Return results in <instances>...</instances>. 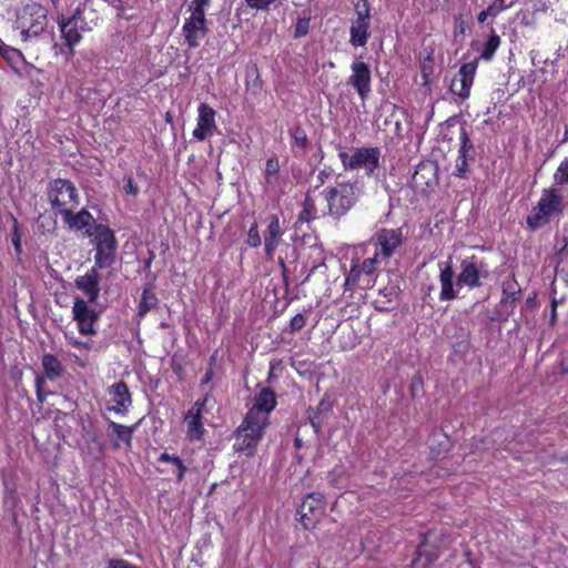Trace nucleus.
<instances>
[{
  "label": "nucleus",
  "instance_id": "obj_21",
  "mask_svg": "<svg viewBox=\"0 0 568 568\" xmlns=\"http://www.w3.org/2000/svg\"><path fill=\"white\" fill-rule=\"evenodd\" d=\"M216 111L207 103L203 102L197 108L196 126L192 132V136L196 141H204L211 138L217 130Z\"/></svg>",
  "mask_w": 568,
  "mask_h": 568
},
{
  "label": "nucleus",
  "instance_id": "obj_48",
  "mask_svg": "<svg viewBox=\"0 0 568 568\" xmlns=\"http://www.w3.org/2000/svg\"><path fill=\"white\" fill-rule=\"evenodd\" d=\"M459 139H460V148H459L458 154L468 156V153L473 150L474 146H473V143H471L469 135L465 128L460 129Z\"/></svg>",
  "mask_w": 568,
  "mask_h": 568
},
{
  "label": "nucleus",
  "instance_id": "obj_39",
  "mask_svg": "<svg viewBox=\"0 0 568 568\" xmlns=\"http://www.w3.org/2000/svg\"><path fill=\"white\" fill-rule=\"evenodd\" d=\"M312 12L310 9H304L298 13L294 27V38L300 39L305 37L310 30Z\"/></svg>",
  "mask_w": 568,
  "mask_h": 568
},
{
  "label": "nucleus",
  "instance_id": "obj_3",
  "mask_svg": "<svg viewBox=\"0 0 568 568\" xmlns=\"http://www.w3.org/2000/svg\"><path fill=\"white\" fill-rule=\"evenodd\" d=\"M57 22L64 44L59 45L54 43L53 49L55 53L61 54L65 61H70L74 57L75 45L82 40V32L85 31L83 9L81 7L75 8L73 13L68 18L59 16Z\"/></svg>",
  "mask_w": 568,
  "mask_h": 568
},
{
  "label": "nucleus",
  "instance_id": "obj_63",
  "mask_svg": "<svg viewBox=\"0 0 568 568\" xmlns=\"http://www.w3.org/2000/svg\"><path fill=\"white\" fill-rule=\"evenodd\" d=\"M215 363H216V353H214V354L210 357V361H209V367H212V368L214 369Z\"/></svg>",
  "mask_w": 568,
  "mask_h": 568
},
{
  "label": "nucleus",
  "instance_id": "obj_44",
  "mask_svg": "<svg viewBox=\"0 0 568 568\" xmlns=\"http://www.w3.org/2000/svg\"><path fill=\"white\" fill-rule=\"evenodd\" d=\"M246 244L252 248H257L262 244L257 222H253L247 231Z\"/></svg>",
  "mask_w": 568,
  "mask_h": 568
},
{
  "label": "nucleus",
  "instance_id": "obj_36",
  "mask_svg": "<svg viewBox=\"0 0 568 568\" xmlns=\"http://www.w3.org/2000/svg\"><path fill=\"white\" fill-rule=\"evenodd\" d=\"M159 463H171L173 464V467H175V477L179 483H181L186 474V466L184 465L183 460L178 455H171L166 452L162 453L159 458Z\"/></svg>",
  "mask_w": 568,
  "mask_h": 568
},
{
  "label": "nucleus",
  "instance_id": "obj_60",
  "mask_svg": "<svg viewBox=\"0 0 568 568\" xmlns=\"http://www.w3.org/2000/svg\"><path fill=\"white\" fill-rule=\"evenodd\" d=\"M488 17H490V13L488 12V10H487V9H485V10H483V11H480V12L478 13V16H477V21H478L479 23H484V22L487 20V18H488Z\"/></svg>",
  "mask_w": 568,
  "mask_h": 568
},
{
  "label": "nucleus",
  "instance_id": "obj_46",
  "mask_svg": "<svg viewBox=\"0 0 568 568\" xmlns=\"http://www.w3.org/2000/svg\"><path fill=\"white\" fill-rule=\"evenodd\" d=\"M468 173H469L468 156L458 154L456 162H455V170H454L453 175L460 178V179H466L468 176Z\"/></svg>",
  "mask_w": 568,
  "mask_h": 568
},
{
  "label": "nucleus",
  "instance_id": "obj_22",
  "mask_svg": "<svg viewBox=\"0 0 568 568\" xmlns=\"http://www.w3.org/2000/svg\"><path fill=\"white\" fill-rule=\"evenodd\" d=\"M75 209L63 210V214L61 215L63 223L70 231L73 232H83V234L88 237H91L94 229L95 219L93 215L87 210L81 209L78 212H74Z\"/></svg>",
  "mask_w": 568,
  "mask_h": 568
},
{
  "label": "nucleus",
  "instance_id": "obj_53",
  "mask_svg": "<svg viewBox=\"0 0 568 568\" xmlns=\"http://www.w3.org/2000/svg\"><path fill=\"white\" fill-rule=\"evenodd\" d=\"M109 568H139L138 566L129 562L125 559H110L108 562Z\"/></svg>",
  "mask_w": 568,
  "mask_h": 568
},
{
  "label": "nucleus",
  "instance_id": "obj_57",
  "mask_svg": "<svg viewBox=\"0 0 568 568\" xmlns=\"http://www.w3.org/2000/svg\"><path fill=\"white\" fill-rule=\"evenodd\" d=\"M213 377H214V371H213V368H212V367H207V369H206L205 374H204V375H203V377L201 378V386H204V385H206V384L211 383V382H212V379H213Z\"/></svg>",
  "mask_w": 568,
  "mask_h": 568
},
{
  "label": "nucleus",
  "instance_id": "obj_34",
  "mask_svg": "<svg viewBox=\"0 0 568 568\" xmlns=\"http://www.w3.org/2000/svg\"><path fill=\"white\" fill-rule=\"evenodd\" d=\"M423 545L424 542H422V545L418 546L409 568H432L434 562L437 560V554L433 551L424 552L422 550Z\"/></svg>",
  "mask_w": 568,
  "mask_h": 568
},
{
  "label": "nucleus",
  "instance_id": "obj_45",
  "mask_svg": "<svg viewBox=\"0 0 568 568\" xmlns=\"http://www.w3.org/2000/svg\"><path fill=\"white\" fill-rule=\"evenodd\" d=\"M13 221L12 231H11V242L14 248V252L18 256L22 254V244H21V232L19 222L14 216H11Z\"/></svg>",
  "mask_w": 568,
  "mask_h": 568
},
{
  "label": "nucleus",
  "instance_id": "obj_23",
  "mask_svg": "<svg viewBox=\"0 0 568 568\" xmlns=\"http://www.w3.org/2000/svg\"><path fill=\"white\" fill-rule=\"evenodd\" d=\"M485 264L478 261L476 256L463 260L460 263V272L457 275L456 285L467 286L469 288L479 287L481 285L480 277Z\"/></svg>",
  "mask_w": 568,
  "mask_h": 568
},
{
  "label": "nucleus",
  "instance_id": "obj_35",
  "mask_svg": "<svg viewBox=\"0 0 568 568\" xmlns=\"http://www.w3.org/2000/svg\"><path fill=\"white\" fill-rule=\"evenodd\" d=\"M245 85L247 90H252L254 94L258 93L263 88V80L260 74L257 64L253 63L247 67L245 73Z\"/></svg>",
  "mask_w": 568,
  "mask_h": 568
},
{
  "label": "nucleus",
  "instance_id": "obj_49",
  "mask_svg": "<svg viewBox=\"0 0 568 568\" xmlns=\"http://www.w3.org/2000/svg\"><path fill=\"white\" fill-rule=\"evenodd\" d=\"M468 28V22L463 14L455 16L454 18V38L463 37Z\"/></svg>",
  "mask_w": 568,
  "mask_h": 568
},
{
  "label": "nucleus",
  "instance_id": "obj_52",
  "mask_svg": "<svg viewBox=\"0 0 568 568\" xmlns=\"http://www.w3.org/2000/svg\"><path fill=\"white\" fill-rule=\"evenodd\" d=\"M507 9L505 4V0H494L488 7L487 10L490 13L491 18L497 17L500 12Z\"/></svg>",
  "mask_w": 568,
  "mask_h": 568
},
{
  "label": "nucleus",
  "instance_id": "obj_4",
  "mask_svg": "<svg viewBox=\"0 0 568 568\" xmlns=\"http://www.w3.org/2000/svg\"><path fill=\"white\" fill-rule=\"evenodd\" d=\"M210 6L211 0H192L187 4L186 11L190 13V17L183 23L182 33L190 49L197 48L201 38L205 37L209 32L205 12Z\"/></svg>",
  "mask_w": 568,
  "mask_h": 568
},
{
  "label": "nucleus",
  "instance_id": "obj_30",
  "mask_svg": "<svg viewBox=\"0 0 568 568\" xmlns=\"http://www.w3.org/2000/svg\"><path fill=\"white\" fill-rule=\"evenodd\" d=\"M109 428L112 429V434H110V436L114 435L116 437L112 444L114 449L120 448L121 442L125 445L126 448L132 447V437L134 430L133 426H125L113 420H110Z\"/></svg>",
  "mask_w": 568,
  "mask_h": 568
},
{
  "label": "nucleus",
  "instance_id": "obj_15",
  "mask_svg": "<svg viewBox=\"0 0 568 568\" xmlns=\"http://www.w3.org/2000/svg\"><path fill=\"white\" fill-rule=\"evenodd\" d=\"M209 400V394L199 398L192 407L184 414L183 422L186 426V439L191 443L201 442L204 438L205 428L203 424V413Z\"/></svg>",
  "mask_w": 568,
  "mask_h": 568
},
{
  "label": "nucleus",
  "instance_id": "obj_51",
  "mask_svg": "<svg viewBox=\"0 0 568 568\" xmlns=\"http://www.w3.org/2000/svg\"><path fill=\"white\" fill-rule=\"evenodd\" d=\"M305 325H306V317L302 313H298V314H296L295 316H293L291 318L290 326H288V332L290 333L298 332Z\"/></svg>",
  "mask_w": 568,
  "mask_h": 568
},
{
  "label": "nucleus",
  "instance_id": "obj_8",
  "mask_svg": "<svg viewBox=\"0 0 568 568\" xmlns=\"http://www.w3.org/2000/svg\"><path fill=\"white\" fill-rule=\"evenodd\" d=\"M382 262L383 261L376 256L375 253L374 256L367 257L362 262L353 260L345 277L346 288L351 291L356 288L364 291L372 288L376 283L377 268Z\"/></svg>",
  "mask_w": 568,
  "mask_h": 568
},
{
  "label": "nucleus",
  "instance_id": "obj_56",
  "mask_svg": "<svg viewBox=\"0 0 568 568\" xmlns=\"http://www.w3.org/2000/svg\"><path fill=\"white\" fill-rule=\"evenodd\" d=\"M171 368L173 371V373L179 377V378H182L183 377V373H184V368H183V365L179 362H175L174 359L172 361V364H171Z\"/></svg>",
  "mask_w": 568,
  "mask_h": 568
},
{
  "label": "nucleus",
  "instance_id": "obj_11",
  "mask_svg": "<svg viewBox=\"0 0 568 568\" xmlns=\"http://www.w3.org/2000/svg\"><path fill=\"white\" fill-rule=\"evenodd\" d=\"M405 241L406 236L403 232V227H382L376 231L372 237L374 253L386 264L389 262L392 256L398 252Z\"/></svg>",
  "mask_w": 568,
  "mask_h": 568
},
{
  "label": "nucleus",
  "instance_id": "obj_32",
  "mask_svg": "<svg viewBox=\"0 0 568 568\" xmlns=\"http://www.w3.org/2000/svg\"><path fill=\"white\" fill-rule=\"evenodd\" d=\"M159 300L154 293V285L148 283L142 292L141 300L138 306V316L143 318L151 310L158 307Z\"/></svg>",
  "mask_w": 568,
  "mask_h": 568
},
{
  "label": "nucleus",
  "instance_id": "obj_2",
  "mask_svg": "<svg viewBox=\"0 0 568 568\" xmlns=\"http://www.w3.org/2000/svg\"><path fill=\"white\" fill-rule=\"evenodd\" d=\"M565 211V199L561 191L550 186L541 191L537 203L532 206L526 217V224L529 230L536 231L559 219Z\"/></svg>",
  "mask_w": 568,
  "mask_h": 568
},
{
  "label": "nucleus",
  "instance_id": "obj_1",
  "mask_svg": "<svg viewBox=\"0 0 568 568\" xmlns=\"http://www.w3.org/2000/svg\"><path fill=\"white\" fill-rule=\"evenodd\" d=\"M363 193V186L358 180L341 181L326 186L321 193L326 202L323 215L339 221L355 207Z\"/></svg>",
  "mask_w": 568,
  "mask_h": 568
},
{
  "label": "nucleus",
  "instance_id": "obj_47",
  "mask_svg": "<svg viewBox=\"0 0 568 568\" xmlns=\"http://www.w3.org/2000/svg\"><path fill=\"white\" fill-rule=\"evenodd\" d=\"M409 394L413 399L418 398L424 394V379L422 375L416 374L412 377L409 384Z\"/></svg>",
  "mask_w": 568,
  "mask_h": 568
},
{
  "label": "nucleus",
  "instance_id": "obj_41",
  "mask_svg": "<svg viewBox=\"0 0 568 568\" xmlns=\"http://www.w3.org/2000/svg\"><path fill=\"white\" fill-rule=\"evenodd\" d=\"M290 135L293 139L295 146L302 150L307 149L310 140L307 138L305 130L302 126H294L290 129Z\"/></svg>",
  "mask_w": 568,
  "mask_h": 568
},
{
  "label": "nucleus",
  "instance_id": "obj_17",
  "mask_svg": "<svg viewBox=\"0 0 568 568\" xmlns=\"http://www.w3.org/2000/svg\"><path fill=\"white\" fill-rule=\"evenodd\" d=\"M478 68V59L463 63L457 74L452 80L449 92L462 100H466L470 95L474 84L476 71Z\"/></svg>",
  "mask_w": 568,
  "mask_h": 568
},
{
  "label": "nucleus",
  "instance_id": "obj_61",
  "mask_svg": "<svg viewBox=\"0 0 568 568\" xmlns=\"http://www.w3.org/2000/svg\"><path fill=\"white\" fill-rule=\"evenodd\" d=\"M154 257H155L154 252H153V251H150V252H149V257H148V258L145 260V262H144V268H145V270H149V268L151 267V264H152V262H153Z\"/></svg>",
  "mask_w": 568,
  "mask_h": 568
},
{
  "label": "nucleus",
  "instance_id": "obj_31",
  "mask_svg": "<svg viewBox=\"0 0 568 568\" xmlns=\"http://www.w3.org/2000/svg\"><path fill=\"white\" fill-rule=\"evenodd\" d=\"M521 288L515 278V275L506 278L501 284V304H510L514 305L517 301L520 300Z\"/></svg>",
  "mask_w": 568,
  "mask_h": 568
},
{
  "label": "nucleus",
  "instance_id": "obj_12",
  "mask_svg": "<svg viewBox=\"0 0 568 568\" xmlns=\"http://www.w3.org/2000/svg\"><path fill=\"white\" fill-rule=\"evenodd\" d=\"M326 513L325 497L321 493H310L297 509L298 521L305 530L317 527Z\"/></svg>",
  "mask_w": 568,
  "mask_h": 568
},
{
  "label": "nucleus",
  "instance_id": "obj_14",
  "mask_svg": "<svg viewBox=\"0 0 568 568\" xmlns=\"http://www.w3.org/2000/svg\"><path fill=\"white\" fill-rule=\"evenodd\" d=\"M356 19L352 21L349 29V43L355 47H365L369 37L371 28V4L368 0L355 4Z\"/></svg>",
  "mask_w": 568,
  "mask_h": 568
},
{
  "label": "nucleus",
  "instance_id": "obj_43",
  "mask_svg": "<svg viewBox=\"0 0 568 568\" xmlns=\"http://www.w3.org/2000/svg\"><path fill=\"white\" fill-rule=\"evenodd\" d=\"M554 181L556 185H568V158H565L558 165Z\"/></svg>",
  "mask_w": 568,
  "mask_h": 568
},
{
  "label": "nucleus",
  "instance_id": "obj_29",
  "mask_svg": "<svg viewBox=\"0 0 568 568\" xmlns=\"http://www.w3.org/2000/svg\"><path fill=\"white\" fill-rule=\"evenodd\" d=\"M42 367L44 372V379L48 378L49 381H57L63 376L64 367L61 363V361L51 353H45L42 356Z\"/></svg>",
  "mask_w": 568,
  "mask_h": 568
},
{
  "label": "nucleus",
  "instance_id": "obj_33",
  "mask_svg": "<svg viewBox=\"0 0 568 568\" xmlns=\"http://www.w3.org/2000/svg\"><path fill=\"white\" fill-rule=\"evenodd\" d=\"M318 217L315 200L307 193L302 203L295 225L311 223Z\"/></svg>",
  "mask_w": 568,
  "mask_h": 568
},
{
  "label": "nucleus",
  "instance_id": "obj_18",
  "mask_svg": "<svg viewBox=\"0 0 568 568\" xmlns=\"http://www.w3.org/2000/svg\"><path fill=\"white\" fill-rule=\"evenodd\" d=\"M277 405L275 393L270 387L262 388L254 397L253 406L246 413L250 419L270 424V414Z\"/></svg>",
  "mask_w": 568,
  "mask_h": 568
},
{
  "label": "nucleus",
  "instance_id": "obj_38",
  "mask_svg": "<svg viewBox=\"0 0 568 568\" xmlns=\"http://www.w3.org/2000/svg\"><path fill=\"white\" fill-rule=\"evenodd\" d=\"M501 43L500 37L493 30L484 43V49L478 59L490 61Z\"/></svg>",
  "mask_w": 568,
  "mask_h": 568
},
{
  "label": "nucleus",
  "instance_id": "obj_26",
  "mask_svg": "<svg viewBox=\"0 0 568 568\" xmlns=\"http://www.w3.org/2000/svg\"><path fill=\"white\" fill-rule=\"evenodd\" d=\"M450 437L442 429L434 430L429 437V455L432 459H443L452 449Z\"/></svg>",
  "mask_w": 568,
  "mask_h": 568
},
{
  "label": "nucleus",
  "instance_id": "obj_64",
  "mask_svg": "<svg viewBox=\"0 0 568 568\" xmlns=\"http://www.w3.org/2000/svg\"><path fill=\"white\" fill-rule=\"evenodd\" d=\"M561 142H568V126L565 128L564 136L561 139Z\"/></svg>",
  "mask_w": 568,
  "mask_h": 568
},
{
  "label": "nucleus",
  "instance_id": "obj_16",
  "mask_svg": "<svg viewBox=\"0 0 568 568\" xmlns=\"http://www.w3.org/2000/svg\"><path fill=\"white\" fill-rule=\"evenodd\" d=\"M73 320L77 322L81 335L94 336L98 334L97 323L99 313L88 305L81 297H75L72 306Z\"/></svg>",
  "mask_w": 568,
  "mask_h": 568
},
{
  "label": "nucleus",
  "instance_id": "obj_9",
  "mask_svg": "<svg viewBox=\"0 0 568 568\" xmlns=\"http://www.w3.org/2000/svg\"><path fill=\"white\" fill-rule=\"evenodd\" d=\"M266 427L267 424L250 419V416L245 415L242 424L234 432L233 449L247 457L253 456Z\"/></svg>",
  "mask_w": 568,
  "mask_h": 568
},
{
  "label": "nucleus",
  "instance_id": "obj_25",
  "mask_svg": "<svg viewBox=\"0 0 568 568\" xmlns=\"http://www.w3.org/2000/svg\"><path fill=\"white\" fill-rule=\"evenodd\" d=\"M439 284H440V293L439 300L442 302H449L457 298L458 293L454 287V268L452 260L449 258L446 262H439Z\"/></svg>",
  "mask_w": 568,
  "mask_h": 568
},
{
  "label": "nucleus",
  "instance_id": "obj_20",
  "mask_svg": "<svg viewBox=\"0 0 568 568\" xmlns=\"http://www.w3.org/2000/svg\"><path fill=\"white\" fill-rule=\"evenodd\" d=\"M108 410L125 416L132 405V395L124 381H119L108 387Z\"/></svg>",
  "mask_w": 568,
  "mask_h": 568
},
{
  "label": "nucleus",
  "instance_id": "obj_50",
  "mask_svg": "<svg viewBox=\"0 0 568 568\" xmlns=\"http://www.w3.org/2000/svg\"><path fill=\"white\" fill-rule=\"evenodd\" d=\"M45 384V379L41 375H37L36 377V395L39 404H43L47 400L48 393L44 392L43 386Z\"/></svg>",
  "mask_w": 568,
  "mask_h": 568
},
{
  "label": "nucleus",
  "instance_id": "obj_37",
  "mask_svg": "<svg viewBox=\"0 0 568 568\" xmlns=\"http://www.w3.org/2000/svg\"><path fill=\"white\" fill-rule=\"evenodd\" d=\"M293 257L296 260V247L294 245H291L288 243H285V250H282L277 256V263L282 272L283 281L287 285L288 281V267L286 265V261Z\"/></svg>",
  "mask_w": 568,
  "mask_h": 568
},
{
  "label": "nucleus",
  "instance_id": "obj_54",
  "mask_svg": "<svg viewBox=\"0 0 568 568\" xmlns=\"http://www.w3.org/2000/svg\"><path fill=\"white\" fill-rule=\"evenodd\" d=\"M125 193L131 194L133 196L139 194V187L134 183L133 179L131 176H128L124 179V186H123Z\"/></svg>",
  "mask_w": 568,
  "mask_h": 568
},
{
  "label": "nucleus",
  "instance_id": "obj_27",
  "mask_svg": "<svg viewBox=\"0 0 568 568\" xmlns=\"http://www.w3.org/2000/svg\"><path fill=\"white\" fill-rule=\"evenodd\" d=\"M304 267H310L305 278L302 281V284L307 283L312 275L317 272L320 268L326 270V255L322 244L315 243L310 246V254L305 262Z\"/></svg>",
  "mask_w": 568,
  "mask_h": 568
},
{
  "label": "nucleus",
  "instance_id": "obj_55",
  "mask_svg": "<svg viewBox=\"0 0 568 568\" xmlns=\"http://www.w3.org/2000/svg\"><path fill=\"white\" fill-rule=\"evenodd\" d=\"M427 169L426 165H418L415 173L413 174V178H412V183L414 184L415 187H418L420 186L423 183L419 181V178H424V174L423 172Z\"/></svg>",
  "mask_w": 568,
  "mask_h": 568
},
{
  "label": "nucleus",
  "instance_id": "obj_19",
  "mask_svg": "<svg viewBox=\"0 0 568 568\" xmlns=\"http://www.w3.org/2000/svg\"><path fill=\"white\" fill-rule=\"evenodd\" d=\"M265 221L266 229L263 232L265 257L267 261H274L276 250L283 243L284 230L276 214L268 215Z\"/></svg>",
  "mask_w": 568,
  "mask_h": 568
},
{
  "label": "nucleus",
  "instance_id": "obj_59",
  "mask_svg": "<svg viewBox=\"0 0 568 568\" xmlns=\"http://www.w3.org/2000/svg\"><path fill=\"white\" fill-rule=\"evenodd\" d=\"M114 8H116L119 11H124L126 8V1L125 0H108Z\"/></svg>",
  "mask_w": 568,
  "mask_h": 568
},
{
  "label": "nucleus",
  "instance_id": "obj_13",
  "mask_svg": "<svg viewBox=\"0 0 568 568\" xmlns=\"http://www.w3.org/2000/svg\"><path fill=\"white\" fill-rule=\"evenodd\" d=\"M372 70L368 63L363 61V57H357L351 64V75L347 84L351 85L358 98L365 102L372 93Z\"/></svg>",
  "mask_w": 568,
  "mask_h": 568
},
{
  "label": "nucleus",
  "instance_id": "obj_42",
  "mask_svg": "<svg viewBox=\"0 0 568 568\" xmlns=\"http://www.w3.org/2000/svg\"><path fill=\"white\" fill-rule=\"evenodd\" d=\"M64 338L68 343V345L72 346L77 349H84L87 352L91 351L93 347L92 341H80L78 337L74 336L73 333L64 332Z\"/></svg>",
  "mask_w": 568,
  "mask_h": 568
},
{
  "label": "nucleus",
  "instance_id": "obj_10",
  "mask_svg": "<svg viewBox=\"0 0 568 568\" xmlns=\"http://www.w3.org/2000/svg\"><path fill=\"white\" fill-rule=\"evenodd\" d=\"M338 158L346 171L364 170L366 176H373L379 168L382 152L378 146L358 148L353 154L341 151Z\"/></svg>",
  "mask_w": 568,
  "mask_h": 568
},
{
  "label": "nucleus",
  "instance_id": "obj_24",
  "mask_svg": "<svg viewBox=\"0 0 568 568\" xmlns=\"http://www.w3.org/2000/svg\"><path fill=\"white\" fill-rule=\"evenodd\" d=\"M99 268L94 265L84 275L78 276L74 281L75 287L88 297V303H95L100 295Z\"/></svg>",
  "mask_w": 568,
  "mask_h": 568
},
{
  "label": "nucleus",
  "instance_id": "obj_40",
  "mask_svg": "<svg viewBox=\"0 0 568 568\" xmlns=\"http://www.w3.org/2000/svg\"><path fill=\"white\" fill-rule=\"evenodd\" d=\"M280 172V162L276 155H272L266 160L264 175L266 183H273L277 179Z\"/></svg>",
  "mask_w": 568,
  "mask_h": 568
},
{
  "label": "nucleus",
  "instance_id": "obj_58",
  "mask_svg": "<svg viewBox=\"0 0 568 568\" xmlns=\"http://www.w3.org/2000/svg\"><path fill=\"white\" fill-rule=\"evenodd\" d=\"M557 320V301L552 298L551 301V312H550V324L554 325Z\"/></svg>",
  "mask_w": 568,
  "mask_h": 568
},
{
  "label": "nucleus",
  "instance_id": "obj_6",
  "mask_svg": "<svg viewBox=\"0 0 568 568\" xmlns=\"http://www.w3.org/2000/svg\"><path fill=\"white\" fill-rule=\"evenodd\" d=\"M47 196L55 215H62L63 210L77 209L80 203L79 192L68 179H53L48 182Z\"/></svg>",
  "mask_w": 568,
  "mask_h": 568
},
{
  "label": "nucleus",
  "instance_id": "obj_28",
  "mask_svg": "<svg viewBox=\"0 0 568 568\" xmlns=\"http://www.w3.org/2000/svg\"><path fill=\"white\" fill-rule=\"evenodd\" d=\"M333 404L326 398H322L316 407H310L307 409V418L316 434L322 432L324 420L332 413Z\"/></svg>",
  "mask_w": 568,
  "mask_h": 568
},
{
  "label": "nucleus",
  "instance_id": "obj_62",
  "mask_svg": "<svg viewBox=\"0 0 568 568\" xmlns=\"http://www.w3.org/2000/svg\"><path fill=\"white\" fill-rule=\"evenodd\" d=\"M455 348L456 349L467 351L469 348V343L468 342H460V343L455 345Z\"/></svg>",
  "mask_w": 568,
  "mask_h": 568
},
{
  "label": "nucleus",
  "instance_id": "obj_5",
  "mask_svg": "<svg viewBox=\"0 0 568 568\" xmlns=\"http://www.w3.org/2000/svg\"><path fill=\"white\" fill-rule=\"evenodd\" d=\"M48 23V10L40 3L32 2L22 7L14 22V29L20 31L22 41L40 36Z\"/></svg>",
  "mask_w": 568,
  "mask_h": 568
},
{
  "label": "nucleus",
  "instance_id": "obj_7",
  "mask_svg": "<svg viewBox=\"0 0 568 568\" xmlns=\"http://www.w3.org/2000/svg\"><path fill=\"white\" fill-rule=\"evenodd\" d=\"M95 254L94 265L97 267H111L116 260L118 240L114 232L105 224L99 223L94 225L92 236Z\"/></svg>",
  "mask_w": 568,
  "mask_h": 568
}]
</instances>
